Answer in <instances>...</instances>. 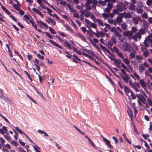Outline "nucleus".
I'll use <instances>...</instances> for the list:
<instances>
[{
	"label": "nucleus",
	"instance_id": "nucleus-1",
	"mask_svg": "<svg viewBox=\"0 0 152 152\" xmlns=\"http://www.w3.org/2000/svg\"><path fill=\"white\" fill-rule=\"evenodd\" d=\"M116 7L117 9H113V12L114 14H118L119 12H122L126 9V7L121 1L119 2L116 5Z\"/></svg>",
	"mask_w": 152,
	"mask_h": 152
},
{
	"label": "nucleus",
	"instance_id": "nucleus-2",
	"mask_svg": "<svg viewBox=\"0 0 152 152\" xmlns=\"http://www.w3.org/2000/svg\"><path fill=\"white\" fill-rule=\"evenodd\" d=\"M145 33V31L143 28H141L139 30V31L135 33L130 38L133 39L135 42H137V39L140 40L142 37V35L144 34Z\"/></svg>",
	"mask_w": 152,
	"mask_h": 152
},
{
	"label": "nucleus",
	"instance_id": "nucleus-3",
	"mask_svg": "<svg viewBox=\"0 0 152 152\" xmlns=\"http://www.w3.org/2000/svg\"><path fill=\"white\" fill-rule=\"evenodd\" d=\"M124 91L128 96L129 98L131 96L132 97V99H136V97L134 94L128 87L126 86H124Z\"/></svg>",
	"mask_w": 152,
	"mask_h": 152
},
{
	"label": "nucleus",
	"instance_id": "nucleus-4",
	"mask_svg": "<svg viewBox=\"0 0 152 152\" xmlns=\"http://www.w3.org/2000/svg\"><path fill=\"white\" fill-rule=\"evenodd\" d=\"M137 97L139 99L137 100V102L139 105L142 106L143 105L142 103L144 104H145L146 99L142 95L137 94Z\"/></svg>",
	"mask_w": 152,
	"mask_h": 152
},
{
	"label": "nucleus",
	"instance_id": "nucleus-5",
	"mask_svg": "<svg viewBox=\"0 0 152 152\" xmlns=\"http://www.w3.org/2000/svg\"><path fill=\"white\" fill-rule=\"evenodd\" d=\"M123 50L126 52H130L133 49L132 46L127 42H125L124 45H123Z\"/></svg>",
	"mask_w": 152,
	"mask_h": 152
},
{
	"label": "nucleus",
	"instance_id": "nucleus-6",
	"mask_svg": "<svg viewBox=\"0 0 152 152\" xmlns=\"http://www.w3.org/2000/svg\"><path fill=\"white\" fill-rule=\"evenodd\" d=\"M132 20L133 23L135 24H138L139 21H142L140 18L138 16L133 17V18Z\"/></svg>",
	"mask_w": 152,
	"mask_h": 152
},
{
	"label": "nucleus",
	"instance_id": "nucleus-7",
	"mask_svg": "<svg viewBox=\"0 0 152 152\" xmlns=\"http://www.w3.org/2000/svg\"><path fill=\"white\" fill-rule=\"evenodd\" d=\"M140 83L142 87L144 89L145 91H146L147 89L146 88V85L145 82L143 79L139 80Z\"/></svg>",
	"mask_w": 152,
	"mask_h": 152
},
{
	"label": "nucleus",
	"instance_id": "nucleus-8",
	"mask_svg": "<svg viewBox=\"0 0 152 152\" xmlns=\"http://www.w3.org/2000/svg\"><path fill=\"white\" fill-rule=\"evenodd\" d=\"M121 15L123 16V17H124L126 18H131L132 17V15L129 13H126L124 12L123 13H120L119 15Z\"/></svg>",
	"mask_w": 152,
	"mask_h": 152
},
{
	"label": "nucleus",
	"instance_id": "nucleus-9",
	"mask_svg": "<svg viewBox=\"0 0 152 152\" xmlns=\"http://www.w3.org/2000/svg\"><path fill=\"white\" fill-rule=\"evenodd\" d=\"M142 51L143 52V56L145 57L148 56V51L147 49L144 47L142 48Z\"/></svg>",
	"mask_w": 152,
	"mask_h": 152
},
{
	"label": "nucleus",
	"instance_id": "nucleus-10",
	"mask_svg": "<svg viewBox=\"0 0 152 152\" xmlns=\"http://www.w3.org/2000/svg\"><path fill=\"white\" fill-rule=\"evenodd\" d=\"M130 76L135 80L136 79L137 80H140V77L138 74L135 72H133V74H131Z\"/></svg>",
	"mask_w": 152,
	"mask_h": 152
},
{
	"label": "nucleus",
	"instance_id": "nucleus-11",
	"mask_svg": "<svg viewBox=\"0 0 152 152\" xmlns=\"http://www.w3.org/2000/svg\"><path fill=\"white\" fill-rule=\"evenodd\" d=\"M123 34L125 36L129 37L132 36L133 33L131 31H127L123 32Z\"/></svg>",
	"mask_w": 152,
	"mask_h": 152
},
{
	"label": "nucleus",
	"instance_id": "nucleus-12",
	"mask_svg": "<svg viewBox=\"0 0 152 152\" xmlns=\"http://www.w3.org/2000/svg\"><path fill=\"white\" fill-rule=\"evenodd\" d=\"M136 10L138 13L142 14L143 12L142 7L141 5L137 6L136 8Z\"/></svg>",
	"mask_w": 152,
	"mask_h": 152
},
{
	"label": "nucleus",
	"instance_id": "nucleus-13",
	"mask_svg": "<svg viewBox=\"0 0 152 152\" xmlns=\"http://www.w3.org/2000/svg\"><path fill=\"white\" fill-rule=\"evenodd\" d=\"M103 140L105 141V144L107 147H109L110 149L113 148V147L111 145L110 142L109 140L104 137H103Z\"/></svg>",
	"mask_w": 152,
	"mask_h": 152
},
{
	"label": "nucleus",
	"instance_id": "nucleus-14",
	"mask_svg": "<svg viewBox=\"0 0 152 152\" xmlns=\"http://www.w3.org/2000/svg\"><path fill=\"white\" fill-rule=\"evenodd\" d=\"M32 10L35 13H37L42 18H43L44 17V15L38 9L35 8H34L32 9Z\"/></svg>",
	"mask_w": 152,
	"mask_h": 152
},
{
	"label": "nucleus",
	"instance_id": "nucleus-15",
	"mask_svg": "<svg viewBox=\"0 0 152 152\" xmlns=\"http://www.w3.org/2000/svg\"><path fill=\"white\" fill-rule=\"evenodd\" d=\"M135 59L138 63H141L142 62V60H143L142 57L139 55H137L135 57Z\"/></svg>",
	"mask_w": 152,
	"mask_h": 152
},
{
	"label": "nucleus",
	"instance_id": "nucleus-16",
	"mask_svg": "<svg viewBox=\"0 0 152 152\" xmlns=\"http://www.w3.org/2000/svg\"><path fill=\"white\" fill-rule=\"evenodd\" d=\"M123 18V16L120 15L119 16H117L116 18V20L118 24V25H121V22L122 21V18Z\"/></svg>",
	"mask_w": 152,
	"mask_h": 152
},
{
	"label": "nucleus",
	"instance_id": "nucleus-17",
	"mask_svg": "<svg viewBox=\"0 0 152 152\" xmlns=\"http://www.w3.org/2000/svg\"><path fill=\"white\" fill-rule=\"evenodd\" d=\"M150 42V37H148L145 38L144 42V44L145 46L146 47H148L149 46V43Z\"/></svg>",
	"mask_w": 152,
	"mask_h": 152
},
{
	"label": "nucleus",
	"instance_id": "nucleus-18",
	"mask_svg": "<svg viewBox=\"0 0 152 152\" xmlns=\"http://www.w3.org/2000/svg\"><path fill=\"white\" fill-rule=\"evenodd\" d=\"M123 79L126 82L128 83L130 79L129 75L127 74H125L124 76H122Z\"/></svg>",
	"mask_w": 152,
	"mask_h": 152
},
{
	"label": "nucleus",
	"instance_id": "nucleus-19",
	"mask_svg": "<svg viewBox=\"0 0 152 152\" xmlns=\"http://www.w3.org/2000/svg\"><path fill=\"white\" fill-rule=\"evenodd\" d=\"M46 21L48 23H51L53 25L55 26L56 24V23L54 20L50 18H48L46 19Z\"/></svg>",
	"mask_w": 152,
	"mask_h": 152
},
{
	"label": "nucleus",
	"instance_id": "nucleus-20",
	"mask_svg": "<svg viewBox=\"0 0 152 152\" xmlns=\"http://www.w3.org/2000/svg\"><path fill=\"white\" fill-rule=\"evenodd\" d=\"M115 64L118 67H121L120 64H121V61L117 59H115L114 60H113Z\"/></svg>",
	"mask_w": 152,
	"mask_h": 152
},
{
	"label": "nucleus",
	"instance_id": "nucleus-21",
	"mask_svg": "<svg viewBox=\"0 0 152 152\" xmlns=\"http://www.w3.org/2000/svg\"><path fill=\"white\" fill-rule=\"evenodd\" d=\"M145 70V69L143 65L142 64H140L139 68V71L140 73L142 74Z\"/></svg>",
	"mask_w": 152,
	"mask_h": 152
},
{
	"label": "nucleus",
	"instance_id": "nucleus-22",
	"mask_svg": "<svg viewBox=\"0 0 152 152\" xmlns=\"http://www.w3.org/2000/svg\"><path fill=\"white\" fill-rule=\"evenodd\" d=\"M91 32L92 34L96 35L97 38H99L102 34V32H98L97 31H96V32H94L92 31H91Z\"/></svg>",
	"mask_w": 152,
	"mask_h": 152
},
{
	"label": "nucleus",
	"instance_id": "nucleus-23",
	"mask_svg": "<svg viewBox=\"0 0 152 152\" xmlns=\"http://www.w3.org/2000/svg\"><path fill=\"white\" fill-rule=\"evenodd\" d=\"M95 22L97 23L101 26L103 27L104 26V24L101 20L97 18L96 19Z\"/></svg>",
	"mask_w": 152,
	"mask_h": 152
},
{
	"label": "nucleus",
	"instance_id": "nucleus-24",
	"mask_svg": "<svg viewBox=\"0 0 152 152\" xmlns=\"http://www.w3.org/2000/svg\"><path fill=\"white\" fill-rule=\"evenodd\" d=\"M37 23L39 25H41V24L43 25L46 28H48V26L46 23H44L43 22L41 21L37 20Z\"/></svg>",
	"mask_w": 152,
	"mask_h": 152
},
{
	"label": "nucleus",
	"instance_id": "nucleus-25",
	"mask_svg": "<svg viewBox=\"0 0 152 152\" xmlns=\"http://www.w3.org/2000/svg\"><path fill=\"white\" fill-rule=\"evenodd\" d=\"M128 8L129 10L132 11H135L136 10L135 6L134 4H131Z\"/></svg>",
	"mask_w": 152,
	"mask_h": 152
},
{
	"label": "nucleus",
	"instance_id": "nucleus-26",
	"mask_svg": "<svg viewBox=\"0 0 152 152\" xmlns=\"http://www.w3.org/2000/svg\"><path fill=\"white\" fill-rule=\"evenodd\" d=\"M49 42L52 43V44L53 45H54L57 46V47L59 48L60 49H62V47L59 45L57 43H56L55 42H54L52 40H49Z\"/></svg>",
	"mask_w": 152,
	"mask_h": 152
},
{
	"label": "nucleus",
	"instance_id": "nucleus-27",
	"mask_svg": "<svg viewBox=\"0 0 152 152\" xmlns=\"http://www.w3.org/2000/svg\"><path fill=\"white\" fill-rule=\"evenodd\" d=\"M64 45L66 47H67L69 50H70L72 48L71 45L67 41H65L64 42Z\"/></svg>",
	"mask_w": 152,
	"mask_h": 152
},
{
	"label": "nucleus",
	"instance_id": "nucleus-28",
	"mask_svg": "<svg viewBox=\"0 0 152 152\" xmlns=\"http://www.w3.org/2000/svg\"><path fill=\"white\" fill-rule=\"evenodd\" d=\"M111 50L113 52L116 53V54L119 52V50L115 46H113Z\"/></svg>",
	"mask_w": 152,
	"mask_h": 152
},
{
	"label": "nucleus",
	"instance_id": "nucleus-29",
	"mask_svg": "<svg viewBox=\"0 0 152 152\" xmlns=\"http://www.w3.org/2000/svg\"><path fill=\"white\" fill-rule=\"evenodd\" d=\"M35 62L37 64H38L39 65L43 66L44 65V64L41 61H39V60L35 59Z\"/></svg>",
	"mask_w": 152,
	"mask_h": 152
},
{
	"label": "nucleus",
	"instance_id": "nucleus-30",
	"mask_svg": "<svg viewBox=\"0 0 152 152\" xmlns=\"http://www.w3.org/2000/svg\"><path fill=\"white\" fill-rule=\"evenodd\" d=\"M86 10H85L83 11H81L80 12H81L82 14L84 15L85 17H88L89 16V14L88 12L85 13V12Z\"/></svg>",
	"mask_w": 152,
	"mask_h": 152
},
{
	"label": "nucleus",
	"instance_id": "nucleus-31",
	"mask_svg": "<svg viewBox=\"0 0 152 152\" xmlns=\"http://www.w3.org/2000/svg\"><path fill=\"white\" fill-rule=\"evenodd\" d=\"M73 56L74 57V58H73V59L74 61L75 62V63H77V61L76 60H78L79 61H80L81 60L80 59L78 58L77 56H75V55H73Z\"/></svg>",
	"mask_w": 152,
	"mask_h": 152
},
{
	"label": "nucleus",
	"instance_id": "nucleus-32",
	"mask_svg": "<svg viewBox=\"0 0 152 152\" xmlns=\"http://www.w3.org/2000/svg\"><path fill=\"white\" fill-rule=\"evenodd\" d=\"M121 28L124 30H126L127 29V25H126V24L123 23L122 24H121Z\"/></svg>",
	"mask_w": 152,
	"mask_h": 152
},
{
	"label": "nucleus",
	"instance_id": "nucleus-33",
	"mask_svg": "<svg viewBox=\"0 0 152 152\" xmlns=\"http://www.w3.org/2000/svg\"><path fill=\"white\" fill-rule=\"evenodd\" d=\"M127 112L131 118H132V117L133 115V113L132 110L129 109V110H127Z\"/></svg>",
	"mask_w": 152,
	"mask_h": 152
},
{
	"label": "nucleus",
	"instance_id": "nucleus-34",
	"mask_svg": "<svg viewBox=\"0 0 152 152\" xmlns=\"http://www.w3.org/2000/svg\"><path fill=\"white\" fill-rule=\"evenodd\" d=\"M72 48L73 49V50L77 54L80 55L81 54V52L80 50H77V49L75 48L74 47H73Z\"/></svg>",
	"mask_w": 152,
	"mask_h": 152
},
{
	"label": "nucleus",
	"instance_id": "nucleus-35",
	"mask_svg": "<svg viewBox=\"0 0 152 152\" xmlns=\"http://www.w3.org/2000/svg\"><path fill=\"white\" fill-rule=\"evenodd\" d=\"M123 61L126 64H129L130 63V61L129 60V59L128 58H124L123 59Z\"/></svg>",
	"mask_w": 152,
	"mask_h": 152
},
{
	"label": "nucleus",
	"instance_id": "nucleus-36",
	"mask_svg": "<svg viewBox=\"0 0 152 152\" xmlns=\"http://www.w3.org/2000/svg\"><path fill=\"white\" fill-rule=\"evenodd\" d=\"M60 4L66 7L67 5V2L61 0L60 1Z\"/></svg>",
	"mask_w": 152,
	"mask_h": 152
},
{
	"label": "nucleus",
	"instance_id": "nucleus-37",
	"mask_svg": "<svg viewBox=\"0 0 152 152\" xmlns=\"http://www.w3.org/2000/svg\"><path fill=\"white\" fill-rule=\"evenodd\" d=\"M129 59H131L134 58L135 56V54L133 52L131 53L129 55Z\"/></svg>",
	"mask_w": 152,
	"mask_h": 152
},
{
	"label": "nucleus",
	"instance_id": "nucleus-38",
	"mask_svg": "<svg viewBox=\"0 0 152 152\" xmlns=\"http://www.w3.org/2000/svg\"><path fill=\"white\" fill-rule=\"evenodd\" d=\"M32 26L34 27L36 29H37V25L34 23L32 20H29Z\"/></svg>",
	"mask_w": 152,
	"mask_h": 152
},
{
	"label": "nucleus",
	"instance_id": "nucleus-39",
	"mask_svg": "<svg viewBox=\"0 0 152 152\" xmlns=\"http://www.w3.org/2000/svg\"><path fill=\"white\" fill-rule=\"evenodd\" d=\"M85 6L86 7V8L87 9L90 10L91 9V7L90 6V5L89 4H88L87 3H86L85 4Z\"/></svg>",
	"mask_w": 152,
	"mask_h": 152
},
{
	"label": "nucleus",
	"instance_id": "nucleus-40",
	"mask_svg": "<svg viewBox=\"0 0 152 152\" xmlns=\"http://www.w3.org/2000/svg\"><path fill=\"white\" fill-rule=\"evenodd\" d=\"M46 9L48 11V12L49 13V15H50L51 16H53V14L52 13H51L52 12V11L49 9L48 7H47L46 8Z\"/></svg>",
	"mask_w": 152,
	"mask_h": 152
},
{
	"label": "nucleus",
	"instance_id": "nucleus-41",
	"mask_svg": "<svg viewBox=\"0 0 152 152\" xmlns=\"http://www.w3.org/2000/svg\"><path fill=\"white\" fill-rule=\"evenodd\" d=\"M78 37L82 40L83 41L85 42L86 41V39L83 37L82 35L80 34H78Z\"/></svg>",
	"mask_w": 152,
	"mask_h": 152
},
{
	"label": "nucleus",
	"instance_id": "nucleus-42",
	"mask_svg": "<svg viewBox=\"0 0 152 152\" xmlns=\"http://www.w3.org/2000/svg\"><path fill=\"white\" fill-rule=\"evenodd\" d=\"M14 132L15 134V135H14V137L15 139L16 140H17L18 139L17 137H18V136L19 135V134L17 132H16L15 130H14Z\"/></svg>",
	"mask_w": 152,
	"mask_h": 152
},
{
	"label": "nucleus",
	"instance_id": "nucleus-43",
	"mask_svg": "<svg viewBox=\"0 0 152 152\" xmlns=\"http://www.w3.org/2000/svg\"><path fill=\"white\" fill-rule=\"evenodd\" d=\"M117 55L122 59L124 58V55L121 52H119L117 54Z\"/></svg>",
	"mask_w": 152,
	"mask_h": 152
},
{
	"label": "nucleus",
	"instance_id": "nucleus-44",
	"mask_svg": "<svg viewBox=\"0 0 152 152\" xmlns=\"http://www.w3.org/2000/svg\"><path fill=\"white\" fill-rule=\"evenodd\" d=\"M132 31L133 33H136L137 31V29L135 27L133 26L131 28Z\"/></svg>",
	"mask_w": 152,
	"mask_h": 152
},
{
	"label": "nucleus",
	"instance_id": "nucleus-45",
	"mask_svg": "<svg viewBox=\"0 0 152 152\" xmlns=\"http://www.w3.org/2000/svg\"><path fill=\"white\" fill-rule=\"evenodd\" d=\"M102 16L105 19H106L109 17V14L107 13H104L102 14Z\"/></svg>",
	"mask_w": 152,
	"mask_h": 152
},
{
	"label": "nucleus",
	"instance_id": "nucleus-46",
	"mask_svg": "<svg viewBox=\"0 0 152 152\" xmlns=\"http://www.w3.org/2000/svg\"><path fill=\"white\" fill-rule=\"evenodd\" d=\"M115 36L117 37L119 39L121 38L122 37V35L121 34L118 32L117 31L116 32V33L115 34Z\"/></svg>",
	"mask_w": 152,
	"mask_h": 152
},
{
	"label": "nucleus",
	"instance_id": "nucleus-47",
	"mask_svg": "<svg viewBox=\"0 0 152 152\" xmlns=\"http://www.w3.org/2000/svg\"><path fill=\"white\" fill-rule=\"evenodd\" d=\"M133 126L134 131L136 133L137 135H139V133L137 131V129L136 127L135 124H133Z\"/></svg>",
	"mask_w": 152,
	"mask_h": 152
},
{
	"label": "nucleus",
	"instance_id": "nucleus-48",
	"mask_svg": "<svg viewBox=\"0 0 152 152\" xmlns=\"http://www.w3.org/2000/svg\"><path fill=\"white\" fill-rule=\"evenodd\" d=\"M49 30L53 34H56V32L51 27L49 28Z\"/></svg>",
	"mask_w": 152,
	"mask_h": 152
},
{
	"label": "nucleus",
	"instance_id": "nucleus-49",
	"mask_svg": "<svg viewBox=\"0 0 152 152\" xmlns=\"http://www.w3.org/2000/svg\"><path fill=\"white\" fill-rule=\"evenodd\" d=\"M147 100L148 102V103L149 104L150 106H152V100L150 99V98H148L147 99Z\"/></svg>",
	"mask_w": 152,
	"mask_h": 152
},
{
	"label": "nucleus",
	"instance_id": "nucleus-50",
	"mask_svg": "<svg viewBox=\"0 0 152 152\" xmlns=\"http://www.w3.org/2000/svg\"><path fill=\"white\" fill-rule=\"evenodd\" d=\"M110 31L112 32H113L115 34L116 32H117L116 28L115 27H113L111 28Z\"/></svg>",
	"mask_w": 152,
	"mask_h": 152
},
{
	"label": "nucleus",
	"instance_id": "nucleus-51",
	"mask_svg": "<svg viewBox=\"0 0 152 152\" xmlns=\"http://www.w3.org/2000/svg\"><path fill=\"white\" fill-rule=\"evenodd\" d=\"M74 17L76 18H79V15L77 12L76 11L73 14Z\"/></svg>",
	"mask_w": 152,
	"mask_h": 152
},
{
	"label": "nucleus",
	"instance_id": "nucleus-52",
	"mask_svg": "<svg viewBox=\"0 0 152 152\" xmlns=\"http://www.w3.org/2000/svg\"><path fill=\"white\" fill-rule=\"evenodd\" d=\"M146 4L149 7L152 4V0H147L146 1Z\"/></svg>",
	"mask_w": 152,
	"mask_h": 152
},
{
	"label": "nucleus",
	"instance_id": "nucleus-53",
	"mask_svg": "<svg viewBox=\"0 0 152 152\" xmlns=\"http://www.w3.org/2000/svg\"><path fill=\"white\" fill-rule=\"evenodd\" d=\"M7 134H6L4 135V137L7 140H11V138L9 136H8V133H7Z\"/></svg>",
	"mask_w": 152,
	"mask_h": 152
},
{
	"label": "nucleus",
	"instance_id": "nucleus-54",
	"mask_svg": "<svg viewBox=\"0 0 152 152\" xmlns=\"http://www.w3.org/2000/svg\"><path fill=\"white\" fill-rule=\"evenodd\" d=\"M90 26L91 27L93 28H96V25L95 24H94L93 23H91V24L90 25Z\"/></svg>",
	"mask_w": 152,
	"mask_h": 152
},
{
	"label": "nucleus",
	"instance_id": "nucleus-55",
	"mask_svg": "<svg viewBox=\"0 0 152 152\" xmlns=\"http://www.w3.org/2000/svg\"><path fill=\"white\" fill-rule=\"evenodd\" d=\"M46 36H48L51 39H53V37L50 35V34L48 32H45Z\"/></svg>",
	"mask_w": 152,
	"mask_h": 152
},
{
	"label": "nucleus",
	"instance_id": "nucleus-56",
	"mask_svg": "<svg viewBox=\"0 0 152 152\" xmlns=\"http://www.w3.org/2000/svg\"><path fill=\"white\" fill-rule=\"evenodd\" d=\"M73 126L81 134L83 135H85V133L81 132V130L76 126H75V125H74Z\"/></svg>",
	"mask_w": 152,
	"mask_h": 152
},
{
	"label": "nucleus",
	"instance_id": "nucleus-57",
	"mask_svg": "<svg viewBox=\"0 0 152 152\" xmlns=\"http://www.w3.org/2000/svg\"><path fill=\"white\" fill-rule=\"evenodd\" d=\"M107 6L108 7H107L109 8L110 9H112L113 7V4L111 3H108L107 4Z\"/></svg>",
	"mask_w": 152,
	"mask_h": 152
},
{
	"label": "nucleus",
	"instance_id": "nucleus-58",
	"mask_svg": "<svg viewBox=\"0 0 152 152\" xmlns=\"http://www.w3.org/2000/svg\"><path fill=\"white\" fill-rule=\"evenodd\" d=\"M15 129L20 133L21 134H24V133H25L23 131H22L20 129H19L18 127H16Z\"/></svg>",
	"mask_w": 152,
	"mask_h": 152
},
{
	"label": "nucleus",
	"instance_id": "nucleus-59",
	"mask_svg": "<svg viewBox=\"0 0 152 152\" xmlns=\"http://www.w3.org/2000/svg\"><path fill=\"white\" fill-rule=\"evenodd\" d=\"M35 151L36 152H40V151L38 149V148L40 149L39 147L37 146V147L35 146H34L33 147Z\"/></svg>",
	"mask_w": 152,
	"mask_h": 152
},
{
	"label": "nucleus",
	"instance_id": "nucleus-60",
	"mask_svg": "<svg viewBox=\"0 0 152 152\" xmlns=\"http://www.w3.org/2000/svg\"><path fill=\"white\" fill-rule=\"evenodd\" d=\"M56 37L61 42H63L64 41L59 36H58L57 35H56Z\"/></svg>",
	"mask_w": 152,
	"mask_h": 152
},
{
	"label": "nucleus",
	"instance_id": "nucleus-61",
	"mask_svg": "<svg viewBox=\"0 0 152 152\" xmlns=\"http://www.w3.org/2000/svg\"><path fill=\"white\" fill-rule=\"evenodd\" d=\"M142 17L144 18L147 19L148 18V16L146 13L145 12L142 15Z\"/></svg>",
	"mask_w": 152,
	"mask_h": 152
},
{
	"label": "nucleus",
	"instance_id": "nucleus-62",
	"mask_svg": "<svg viewBox=\"0 0 152 152\" xmlns=\"http://www.w3.org/2000/svg\"><path fill=\"white\" fill-rule=\"evenodd\" d=\"M110 9L109 8L107 7L104 10V12H110Z\"/></svg>",
	"mask_w": 152,
	"mask_h": 152
},
{
	"label": "nucleus",
	"instance_id": "nucleus-63",
	"mask_svg": "<svg viewBox=\"0 0 152 152\" xmlns=\"http://www.w3.org/2000/svg\"><path fill=\"white\" fill-rule=\"evenodd\" d=\"M37 56L38 58L41 60H43L44 58V57L43 56L39 54H37Z\"/></svg>",
	"mask_w": 152,
	"mask_h": 152
},
{
	"label": "nucleus",
	"instance_id": "nucleus-64",
	"mask_svg": "<svg viewBox=\"0 0 152 152\" xmlns=\"http://www.w3.org/2000/svg\"><path fill=\"white\" fill-rule=\"evenodd\" d=\"M112 139L114 140L115 142V144H117L118 142V140L117 139V138L113 136L112 137Z\"/></svg>",
	"mask_w": 152,
	"mask_h": 152
}]
</instances>
